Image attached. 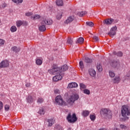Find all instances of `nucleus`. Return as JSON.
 Returning <instances> with one entry per match:
<instances>
[{
	"label": "nucleus",
	"instance_id": "obj_1",
	"mask_svg": "<svg viewBox=\"0 0 130 130\" xmlns=\"http://www.w3.org/2000/svg\"><path fill=\"white\" fill-rule=\"evenodd\" d=\"M110 66L116 71H120L123 69V64L121 63L119 60L113 59L110 61Z\"/></svg>",
	"mask_w": 130,
	"mask_h": 130
},
{
	"label": "nucleus",
	"instance_id": "obj_2",
	"mask_svg": "<svg viewBox=\"0 0 130 130\" xmlns=\"http://www.w3.org/2000/svg\"><path fill=\"white\" fill-rule=\"evenodd\" d=\"M100 113L101 116L106 118V119H110V118H112V113L111 112V111L107 108L102 109Z\"/></svg>",
	"mask_w": 130,
	"mask_h": 130
},
{
	"label": "nucleus",
	"instance_id": "obj_3",
	"mask_svg": "<svg viewBox=\"0 0 130 130\" xmlns=\"http://www.w3.org/2000/svg\"><path fill=\"white\" fill-rule=\"evenodd\" d=\"M121 114L123 117H124L125 120L128 119V116L130 115V108L127 106H122L121 108Z\"/></svg>",
	"mask_w": 130,
	"mask_h": 130
},
{
	"label": "nucleus",
	"instance_id": "obj_4",
	"mask_svg": "<svg viewBox=\"0 0 130 130\" xmlns=\"http://www.w3.org/2000/svg\"><path fill=\"white\" fill-rule=\"evenodd\" d=\"M80 97L79 94L77 93H74L72 94L70 98L67 100V103L70 106H72L74 104L75 101H77Z\"/></svg>",
	"mask_w": 130,
	"mask_h": 130
},
{
	"label": "nucleus",
	"instance_id": "obj_5",
	"mask_svg": "<svg viewBox=\"0 0 130 130\" xmlns=\"http://www.w3.org/2000/svg\"><path fill=\"white\" fill-rule=\"evenodd\" d=\"M67 120L70 123H75L78 120V118L75 113H73L72 115L71 113H69L67 117Z\"/></svg>",
	"mask_w": 130,
	"mask_h": 130
},
{
	"label": "nucleus",
	"instance_id": "obj_6",
	"mask_svg": "<svg viewBox=\"0 0 130 130\" xmlns=\"http://www.w3.org/2000/svg\"><path fill=\"white\" fill-rule=\"evenodd\" d=\"M60 72V68L57 67V65L56 64H54L52 66V69L48 70V72L51 75H57V74H59Z\"/></svg>",
	"mask_w": 130,
	"mask_h": 130
},
{
	"label": "nucleus",
	"instance_id": "obj_7",
	"mask_svg": "<svg viewBox=\"0 0 130 130\" xmlns=\"http://www.w3.org/2000/svg\"><path fill=\"white\" fill-rule=\"evenodd\" d=\"M55 101L58 105H61V106H66L67 105V103L63 101L61 95L57 96L55 98Z\"/></svg>",
	"mask_w": 130,
	"mask_h": 130
},
{
	"label": "nucleus",
	"instance_id": "obj_8",
	"mask_svg": "<svg viewBox=\"0 0 130 130\" xmlns=\"http://www.w3.org/2000/svg\"><path fill=\"white\" fill-rule=\"evenodd\" d=\"M58 74H59V75H55L53 77V81H54V82H58V81H60V80L62 79V77L64 76V72L61 71H60Z\"/></svg>",
	"mask_w": 130,
	"mask_h": 130
},
{
	"label": "nucleus",
	"instance_id": "obj_9",
	"mask_svg": "<svg viewBox=\"0 0 130 130\" xmlns=\"http://www.w3.org/2000/svg\"><path fill=\"white\" fill-rule=\"evenodd\" d=\"M10 64V62L7 60H3L0 63V69H3L4 68H8Z\"/></svg>",
	"mask_w": 130,
	"mask_h": 130
},
{
	"label": "nucleus",
	"instance_id": "obj_10",
	"mask_svg": "<svg viewBox=\"0 0 130 130\" xmlns=\"http://www.w3.org/2000/svg\"><path fill=\"white\" fill-rule=\"evenodd\" d=\"M41 25L39 27V30L41 31V32H44L45 30H46V27L45 26V22L42 21L41 22Z\"/></svg>",
	"mask_w": 130,
	"mask_h": 130
},
{
	"label": "nucleus",
	"instance_id": "obj_11",
	"mask_svg": "<svg viewBox=\"0 0 130 130\" xmlns=\"http://www.w3.org/2000/svg\"><path fill=\"white\" fill-rule=\"evenodd\" d=\"M114 22V19L112 18L106 19L104 21L103 23L105 25H111L112 23Z\"/></svg>",
	"mask_w": 130,
	"mask_h": 130
},
{
	"label": "nucleus",
	"instance_id": "obj_12",
	"mask_svg": "<svg viewBox=\"0 0 130 130\" xmlns=\"http://www.w3.org/2000/svg\"><path fill=\"white\" fill-rule=\"evenodd\" d=\"M88 74L91 77H95L96 76V71L93 69H90L88 70Z\"/></svg>",
	"mask_w": 130,
	"mask_h": 130
},
{
	"label": "nucleus",
	"instance_id": "obj_13",
	"mask_svg": "<svg viewBox=\"0 0 130 130\" xmlns=\"http://www.w3.org/2000/svg\"><path fill=\"white\" fill-rule=\"evenodd\" d=\"M74 19H75V18L74 17V16H70L64 21V23L65 24H70V23H72V22L74 21Z\"/></svg>",
	"mask_w": 130,
	"mask_h": 130
},
{
	"label": "nucleus",
	"instance_id": "obj_14",
	"mask_svg": "<svg viewBox=\"0 0 130 130\" xmlns=\"http://www.w3.org/2000/svg\"><path fill=\"white\" fill-rule=\"evenodd\" d=\"M78 87V84L76 82H72L68 84V87L71 88H77Z\"/></svg>",
	"mask_w": 130,
	"mask_h": 130
},
{
	"label": "nucleus",
	"instance_id": "obj_15",
	"mask_svg": "<svg viewBox=\"0 0 130 130\" xmlns=\"http://www.w3.org/2000/svg\"><path fill=\"white\" fill-rule=\"evenodd\" d=\"M12 51L13 52H15V53H18L19 51H20V49L19 47H17V46H14L11 48Z\"/></svg>",
	"mask_w": 130,
	"mask_h": 130
},
{
	"label": "nucleus",
	"instance_id": "obj_16",
	"mask_svg": "<svg viewBox=\"0 0 130 130\" xmlns=\"http://www.w3.org/2000/svg\"><path fill=\"white\" fill-rule=\"evenodd\" d=\"M46 121H47L48 122V124L49 126H52V124L54 123L55 120L54 118L50 119H46Z\"/></svg>",
	"mask_w": 130,
	"mask_h": 130
},
{
	"label": "nucleus",
	"instance_id": "obj_17",
	"mask_svg": "<svg viewBox=\"0 0 130 130\" xmlns=\"http://www.w3.org/2000/svg\"><path fill=\"white\" fill-rule=\"evenodd\" d=\"M60 68V71L62 72H66L69 70V67L67 64L63 65Z\"/></svg>",
	"mask_w": 130,
	"mask_h": 130
},
{
	"label": "nucleus",
	"instance_id": "obj_18",
	"mask_svg": "<svg viewBox=\"0 0 130 130\" xmlns=\"http://www.w3.org/2000/svg\"><path fill=\"white\" fill-rule=\"evenodd\" d=\"M113 54H114V55H117V56H118L119 57H121L123 55L122 52L120 51H119L118 52L113 51Z\"/></svg>",
	"mask_w": 130,
	"mask_h": 130
},
{
	"label": "nucleus",
	"instance_id": "obj_19",
	"mask_svg": "<svg viewBox=\"0 0 130 130\" xmlns=\"http://www.w3.org/2000/svg\"><path fill=\"white\" fill-rule=\"evenodd\" d=\"M42 22H45V25H51L52 24V20L49 19H45Z\"/></svg>",
	"mask_w": 130,
	"mask_h": 130
},
{
	"label": "nucleus",
	"instance_id": "obj_20",
	"mask_svg": "<svg viewBox=\"0 0 130 130\" xmlns=\"http://www.w3.org/2000/svg\"><path fill=\"white\" fill-rule=\"evenodd\" d=\"M56 3L57 6H58V7L63 6V2H62V0H57Z\"/></svg>",
	"mask_w": 130,
	"mask_h": 130
},
{
	"label": "nucleus",
	"instance_id": "obj_21",
	"mask_svg": "<svg viewBox=\"0 0 130 130\" xmlns=\"http://www.w3.org/2000/svg\"><path fill=\"white\" fill-rule=\"evenodd\" d=\"M26 101L28 103H33V98L31 96V95H29L27 98H26Z\"/></svg>",
	"mask_w": 130,
	"mask_h": 130
},
{
	"label": "nucleus",
	"instance_id": "obj_22",
	"mask_svg": "<svg viewBox=\"0 0 130 130\" xmlns=\"http://www.w3.org/2000/svg\"><path fill=\"white\" fill-rule=\"evenodd\" d=\"M92 61H93V60H92L91 59H90V58H89L88 57H86L85 58V62L86 63H92Z\"/></svg>",
	"mask_w": 130,
	"mask_h": 130
},
{
	"label": "nucleus",
	"instance_id": "obj_23",
	"mask_svg": "<svg viewBox=\"0 0 130 130\" xmlns=\"http://www.w3.org/2000/svg\"><path fill=\"white\" fill-rule=\"evenodd\" d=\"M89 114H90V112H89V111L85 110L82 112V115L85 117L88 116Z\"/></svg>",
	"mask_w": 130,
	"mask_h": 130
},
{
	"label": "nucleus",
	"instance_id": "obj_24",
	"mask_svg": "<svg viewBox=\"0 0 130 130\" xmlns=\"http://www.w3.org/2000/svg\"><path fill=\"white\" fill-rule=\"evenodd\" d=\"M38 113L41 115H44V113H45V110L43 108L40 109V110L38 112Z\"/></svg>",
	"mask_w": 130,
	"mask_h": 130
},
{
	"label": "nucleus",
	"instance_id": "obj_25",
	"mask_svg": "<svg viewBox=\"0 0 130 130\" xmlns=\"http://www.w3.org/2000/svg\"><path fill=\"white\" fill-rule=\"evenodd\" d=\"M83 42H84V38L80 37L77 40L76 43H79L80 44H82Z\"/></svg>",
	"mask_w": 130,
	"mask_h": 130
},
{
	"label": "nucleus",
	"instance_id": "obj_26",
	"mask_svg": "<svg viewBox=\"0 0 130 130\" xmlns=\"http://www.w3.org/2000/svg\"><path fill=\"white\" fill-rule=\"evenodd\" d=\"M36 63L38 66H41L42 64V60L40 59H37L36 60Z\"/></svg>",
	"mask_w": 130,
	"mask_h": 130
},
{
	"label": "nucleus",
	"instance_id": "obj_27",
	"mask_svg": "<svg viewBox=\"0 0 130 130\" xmlns=\"http://www.w3.org/2000/svg\"><path fill=\"white\" fill-rule=\"evenodd\" d=\"M86 14H87L86 11H84V12H78L77 13V15L79 16V17H83V16H84V15H86Z\"/></svg>",
	"mask_w": 130,
	"mask_h": 130
},
{
	"label": "nucleus",
	"instance_id": "obj_28",
	"mask_svg": "<svg viewBox=\"0 0 130 130\" xmlns=\"http://www.w3.org/2000/svg\"><path fill=\"white\" fill-rule=\"evenodd\" d=\"M115 34H116V32H115V31H113V30H110V32H109L108 33V35H110V36L111 37H113V36H114V35H115Z\"/></svg>",
	"mask_w": 130,
	"mask_h": 130
},
{
	"label": "nucleus",
	"instance_id": "obj_29",
	"mask_svg": "<svg viewBox=\"0 0 130 130\" xmlns=\"http://www.w3.org/2000/svg\"><path fill=\"white\" fill-rule=\"evenodd\" d=\"M96 69L98 70L99 72H102L103 69L102 66L100 64H97Z\"/></svg>",
	"mask_w": 130,
	"mask_h": 130
},
{
	"label": "nucleus",
	"instance_id": "obj_30",
	"mask_svg": "<svg viewBox=\"0 0 130 130\" xmlns=\"http://www.w3.org/2000/svg\"><path fill=\"white\" fill-rule=\"evenodd\" d=\"M109 74L111 78H114V77H115V73H114L112 71H110L109 72Z\"/></svg>",
	"mask_w": 130,
	"mask_h": 130
},
{
	"label": "nucleus",
	"instance_id": "obj_31",
	"mask_svg": "<svg viewBox=\"0 0 130 130\" xmlns=\"http://www.w3.org/2000/svg\"><path fill=\"white\" fill-rule=\"evenodd\" d=\"M16 25L18 27H21V25H23V21L19 20L16 22Z\"/></svg>",
	"mask_w": 130,
	"mask_h": 130
},
{
	"label": "nucleus",
	"instance_id": "obj_32",
	"mask_svg": "<svg viewBox=\"0 0 130 130\" xmlns=\"http://www.w3.org/2000/svg\"><path fill=\"white\" fill-rule=\"evenodd\" d=\"M67 43L68 44H70L71 45H72V44H73V39H72L71 38H68Z\"/></svg>",
	"mask_w": 130,
	"mask_h": 130
},
{
	"label": "nucleus",
	"instance_id": "obj_33",
	"mask_svg": "<svg viewBox=\"0 0 130 130\" xmlns=\"http://www.w3.org/2000/svg\"><path fill=\"white\" fill-rule=\"evenodd\" d=\"M119 80H120L119 77H115V78L114 79V83L115 84L119 83Z\"/></svg>",
	"mask_w": 130,
	"mask_h": 130
},
{
	"label": "nucleus",
	"instance_id": "obj_34",
	"mask_svg": "<svg viewBox=\"0 0 130 130\" xmlns=\"http://www.w3.org/2000/svg\"><path fill=\"white\" fill-rule=\"evenodd\" d=\"M12 2L13 3H15V4H22L23 3V0H12Z\"/></svg>",
	"mask_w": 130,
	"mask_h": 130
},
{
	"label": "nucleus",
	"instance_id": "obj_35",
	"mask_svg": "<svg viewBox=\"0 0 130 130\" xmlns=\"http://www.w3.org/2000/svg\"><path fill=\"white\" fill-rule=\"evenodd\" d=\"M10 30H11V32H16V31H17V27H16L15 26H12L11 27Z\"/></svg>",
	"mask_w": 130,
	"mask_h": 130
},
{
	"label": "nucleus",
	"instance_id": "obj_36",
	"mask_svg": "<svg viewBox=\"0 0 130 130\" xmlns=\"http://www.w3.org/2000/svg\"><path fill=\"white\" fill-rule=\"evenodd\" d=\"M86 24L87 25V26H89V27H93V26H94V23L91 21L86 22Z\"/></svg>",
	"mask_w": 130,
	"mask_h": 130
},
{
	"label": "nucleus",
	"instance_id": "obj_37",
	"mask_svg": "<svg viewBox=\"0 0 130 130\" xmlns=\"http://www.w3.org/2000/svg\"><path fill=\"white\" fill-rule=\"evenodd\" d=\"M37 19H40V15L36 14L33 16V20H37Z\"/></svg>",
	"mask_w": 130,
	"mask_h": 130
},
{
	"label": "nucleus",
	"instance_id": "obj_38",
	"mask_svg": "<svg viewBox=\"0 0 130 130\" xmlns=\"http://www.w3.org/2000/svg\"><path fill=\"white\" fill-rule=\"evenodd\" d=\"M83 93H84V94H87V95H90V90L87 89H85L83 90Z\"/></svg>",
	"mask_w": 130,
	"mask_h": 130
},
{
	"label": "nucleus",
	"instance_id": "obj_39",
	"mask_svg": "<svg viewBox=\"0 0 130 130\" xmlns=\"http://www.w3.org/2000/svg\"><path fill=\"white\" fill-rule=\"evenodd\" d=\"M89 117H90L91 120H92V121H94V120H95V119H96V116H95V115H90Z\"/></svg>",
	"mask_w": 130,
	"mask_h": 130
},
{
	"label": "nucleus",
	"instance_id": "obj_40",
	"mask_svg": "<svg viewBox=\"0 0 130 130\" xmlns=\"http://www.w3.org/2000/svg\"><path fill=\"white\" fill-rule=\"evenodd\" d=\"M79 65L80 69H81V70H83V69H84V63L83 62V61H80L79 62Z\"/></svg>",
	"mask_w": 130,
	"mask_h": 130
},
{
	"label": "nucleus",
	"instance_id": "obj_41",
	"mask_svg": "<svg viewBox=\"0 0 130 130\" xmlns=\"http://www.w3.org/2000/svg\"><path fill=\"white\" fill-rule=\"evenodd\" d=\"M62 16V15L61 14V13L58 14L56 15V18L57 19V20H60V19H61Z\"/></svg>",
	"mask_w": 130,
	"mask_h": 130
},
{
	"label": "nucleus",
	"instance_id": "obj_42",
	"mask_svg": "<svg viewBox=\"0 0 130 130\" xmlns=\"http://www.w3.org/2000/svg\"><path fill=\"white\" fill-rule=\"evenodd\" d=\"M56 129H58V130H63V128H62V127L59 125H57L56 126Z\"/></svg>",
	"mask_w": 130,
	"mask_h": 130
},
{
	"label": "nucleus",
	"instance_id": "obj_43",
	"mask_svg": "<svg viewBox=\"0 0 130 130\" xmlns=\"http://www.w3.org/2000/svg\"><path fill=\"white\" fill-rule=\"evenodd\" d=\"M38 103H42L43 102V99L41 98H39L38 100H37Z\"/></svg>",
	"mask_w": 130,
	"mask_h": 130
},
{
	"label": "nucleus",
	"instance_id": "obj_44",
	"mask_svg": "<svg viewBox=\"0 0 130 130\" xmlns=\"http://www.w3.org/2000/svg\"><path fill=\"white\" fill-rule=\"evenodd\" d=\"M33 15V13L31 12H27L25 13V16L26 17H30V16H32Z\"/></svg>",
	"mask_w": 130,
	"mask_h": 130
},
{
	"label": "nucleus",
	"instance_id": "obj_45",
	"mask_svg": "<svg viewBox=\"0 0 130 130\" xmlns=\"http://www.w3.org/2000/svg\"><path fill=\"white\" fill-rule=\"evenodd\" d=\"M5 109L6 111H9V109H10V106L8 105H6L5 107Z\"/></svg>",
	"mask_w": 130,
	"mask_h": 130
},
{
	"label": "nucleus",
	"instance_id": "obj_46",
	"mask_svg": "<svg viewBox=\"0 0 130 130\" xmlns=\"http://www.w3.org/2000/svg\"><path fill=\"white\" fill-rule=\"evenodd\" d=\"M120 128H122V129H126L127 127L126 126L123 125V124H121L120 125Z\"/></svg>",
	"mask_w": 130,
	"mask_h": 130
},
{
	"label": "nucleus",
	"instance_id": "obj_47",
	"mask_svg": "<svg viewBox=\"0 0 130 130\" xmlns=\"http://www.w3.org/2000/svg\"><path fill=\"white\" fill-rule=\"evenodd\" d=\"M80 88H81L82 89H85L86 88V85H85L83 83H80Z\"/></svg>",
	"mask_w": 130,
	"mask_h": 130
},
{
	"label": "nucleus",
	"instance_id": "obj_48",
	"mask_svg": "<svg viewBox=\"0 0 130 130\" xmlns=\"http://www.w3.org/2000/svg\"><path fill=\"white\" fill-rule=\"evenodd\" d=\"M5 44V40L3 39H0V46H2V45H4Z\"/></svg>",
	"mask_w": 130,
	"mask_h": 130
},
{
	"label": "nucleus",
	"instance_id": "obj_49",
	"mask_svg": "<svg viewBox=\"0 0 130 130\" xmlns=\"http://www.w3.org/2000/svg\"><path fill=\"white\" fill-rule=\"evenodd\" d=\"M93 39L96 41V42L99 41V38L97 36H94L93 37Z\"/></svg>",
	"mask_w": 130,
	"mask_h": 130
},
{
	"label": "nucleus",
	"instance_id": "obj_50",
	"mask_svg": "<svg viewBox=\"0 0 130 130\" xmlns=\"http://www.w3.org/2000/svg\"><path fill=\"white\" fill-rule=\"evenodd\" d=\"M116 29H117V27L116 26H114L112 27V28L111 29V30L114 31L115 32V31H116Z\"/></svg>",
	"mask_w": 130,
	"mask_h": 130
},
{
	"label": "nucleus",
	"instance_id": "obj_51",
	"mask_svg": "<svg viewBox=\"0 0 130 130\" xmlns=\"http://www.w3.org/2000/svg\"><path fill=\"white\" fill-rule=\"evenodd\" d=\"M4 104H3V102H0V110H2L3 109Z\"/></svg>",
	"mask_w": 130,
	"mask_h": 130
},
{
	"label": "nucleus",
	"instance_id": "obj_52",
	"mask_svg": "<svg viewBox=\"0 0 130 130\" xmlns=\"http://www.w3.org/2000/svg\"><path fill=\"white\" fill-rule=\"evenodd\" d=\"M7 7V4L4 3L2 5V8H3V9H5V8H6Z\"/></svg>",
	"mask_w": 130,
	"mask_h": 130
},
{
	"label": "nucleus",
	"instance_id": "obj_53",
	"mask_svg": "<svg viewBox=\"0 0 130 130\" xmlns=\"http://www.w3.org/2000/svg\"><path fill=\"white\" fill-rule=\"evenodd\" d=\"M58 92H59V90L55 89V90H54V92H55V93H58Z\"/></svg>",
	"mask_w": 130,
	"mask_h": 130
},
{
	"label": "nucleus",
	"instance_id": "obj_54",
	"mask_svg": "<svg viewBox=\"0 0 130 130\" xmlns=\"http://www.w3.org/2000/svg\"><path fill=\"white\" fill-rule=\"evenodd\" d=\"M25 86L26 87H30V83H26L25 84Z\"/></svg>",
	"mask_w": 130,
	"mask_h": 130
},
{
	"label": "nucleus",
	"instance_id": "obj_55",
	"mask_svg": "<svg viewBox=\"0 0 130 130\" xmlns=\"http://www.w3.org/2000/svg\"><path fill=\"white\" fill-rule=\"evenodd\" d=\"M114 130H119L118 128H115L114 129Z\"/></svg>",
	"mask_w": 130,
	"mask_h": 130
},
{
	"label": "nucleus",
	"instance_id": "obj_56",
	"mask_svg": "<svg viewBox=\"0 0 130 130\" xmlns=\"http://www.w3.org/2000/svg\"><path fill=\"white\" fill-rule=\"evenodd\" d=\"M68 130H71V128H69Z\"/></svg>",
	"mask_w": 130,
	"mask_h": 130
},
{
	"label": "nucleus",
	"instance_id": "obj_57",
	"mask_svg": "<svg viewBox=\"0 0 130 130\" xmlns=\"http://www.w3.org/2000/svg\"><path fill=\"white\" fill-rule=\"evenodd\" d=\"M129 22H130V17H129Z\"/></svg>",
	"mask_w": 130,
	"mask_h": 130
}]
</instances>
